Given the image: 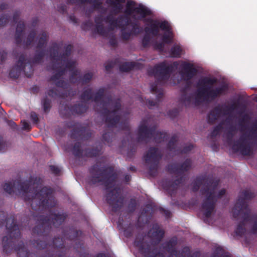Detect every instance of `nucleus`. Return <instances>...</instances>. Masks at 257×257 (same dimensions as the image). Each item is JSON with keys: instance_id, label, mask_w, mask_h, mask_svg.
Here are the masks:
<instances>
[{"instance_id": "f8f14e48", "label": "nucleus", "mask_w": 257, "mask_h": 257, "mask_svg": "<svg viewBox=\"0 0 257 257\" xmlns=\"http://www.w3.org/2000/svg\"><path fill=\"white\" fill-rule=\"evenodd\" d=\"M225 193V191L224 190H222L220 191V194L219 195H221Z\"/></svg>"}, {"instance_id": "9d476101", "label": "nucleus", "mask_w": 257, "mask_h": 257, "mask_svg": "<svg viewBox=\"0 0 257 257\" xmlns=\"http://www.w3.org/2000/svg\"><path fill=\"white\" fill-rule=\"evenodd\" d=\"M236 232L237 234L240 235L243 232V228L242 227H239L237 228Z\"/></svg>"}, {"instance_id": "1a4fd4ad", "label": "nucleus", "mask_w": 257, "mask_h": 257, "mask_svg": "<svg viewBox=\"0 0 257 257\" xmlns=\"http://www.w3.org/2000/svg\"><path fill=\"white\" fill-rule=\"evenodd\" d=\"M23 127L24 129H29L30 125L27 122L24 121L23 122Z\"/></svg>"}, {"instance_id": "7ed1b4c3", "label": "nucleus", "mask_w": 257, "mask_h": 257, "mask_svg": "<svg viewBox=\"0 0 257 257\" xmlns=\"http://www.w3.org/2000/svg\"><path fill=\"white\" fill-rule=\"evenodd\" d=\"M125 13L135 20H139L148 16L151 12L146 7L128 1L127 2Z\"/></svg>"}, {"instance_id": "ddd939ff", "label": "nucleus", "mask_w": 257, "mask_h": 257, "mask_svg": "<svg viewBox=\"0 0 257 257\" xmlns=\"http://www.w3.org/2000/svg\"><path fill=\"white\" fill-rule=\"evenodd\" d=\"M36 118V115L35 114V117H34V119H35Z\"/></svg>"}, {"instance_id": "20e7f679", "label": "nucleus", "mask_w": 257, "mask_h": 257, "mask_svg": "<svg viewBox=\"0 0 257 257\" xmlns=\"http://www.w3.org/2000/svg\"><path fill=\"white\" fill-rule=\"evenodd\" d=\"M182 66L184 70L188 73V76L186 79L191 77V75L195 72V70L193 67V66L186 62H184L182 63Z\"/></svg>"}, {"instance_id": "39448f33", "label": "nucleus", "mask_w": 257, "mask_h": 257, "mask_svg": "<svg viewBox=\"0 0 257 257\" xmlns=\"http://www.w3.org/2000/svg\"><path fill=\"white\" fill-rule=\"evenodd\" d=\"M124 0H115V2L113 3L112 7L114 11L119 12L122 8V4L124 3Z\"/></svg>"}, {"instance_id": "f257e3e1", "label": "nucleus", "mask_w": 257, "mask_h": 257, "mask_svg": "<svg viewBox=\"0 0 257 257\" xmlns=\"http://www.w3.org/2000/svg\"><path fill=\"white\" fill-rule=\"evenodd\" d=\"M214 81L209 78H205L201 80L199 84V90L195 98L190 97L188 101H199L202 98L214 97L221 94L224 91V88H219L214 90L212 87Z\"/></svg>"}, {"instance_id": "6e6552de", "label": "nucleus", "mask_w": 257, "mask_h": 257, "mask_svg": "<svg viewBox=\"0 0 257 257\" xmlns=\"http://www.w3.org/2000/svg\"><path fill=\"white\" fill-rule=\"evenodd\" d=\"M13 185L11 183L8 182L5 183V184L4 186V189L6 190V192H8L9 193H11L13 190Z\"/></svg>"}, {"instance_id": "0eeeda50", "label": "nucleus", "mask_w": 257, "mask_h": 257, "mask_svg": "<svg viewBox=\"0 0 257 257\" xmlns=\"http://www.w3.org/2000/svg\"><path fill=\"white\" fill-rule=\"evenodd\" d=\"M181 48L179 46H176L174 47L172 50V53L174 57L179 56L181 54Z\"/></svg>"}, {"instance_id": "9b49d317", "label": "nucleus", "mask_w": 257, "mask_h": 257, "mask_svg": "<svg viewBox=\"0 0 257 257\" xmlns=\"http://www.w3.org/2000/svg\"><path fill=\"white\" fill-rule=\"evenodd\" d=\"M46 191V189L44 188L43 189L40 193H39L38 194H36V196L38 198H39V197L42 195V193H43L44 192Z\"/></svg>"}, {"instance_id": "423d86ee", "label": "nucleus", "mask_w": 257, "mask_h": 257, "mask_svg": "<svg viewBox=\"0 0 257 257\" xmlns=\"http://www.w3.org/2000/svg\"><path fill=\"white\" fill-rule=\"evenodd\" d=\"M203 208L204 211H206L205 214L208 216L213 209V205L212 203H205L203 204Z\"/></svg>"}, {"instance_id": "f03ea898", "label": "nucleus", "mask_w": 257, "mask_h": 257, "mask_svg": "<svg viewBox=\"0 0 257 257\" xmlns=\"http://www.w3.org/2000/svg\"><path fill=\"white\" fill-rule=\"evenodd\" d=\"M148 23L150 28L147 27L146 32L152 33L153 35H157L160 30L163 32L162 37L164 43H169L173 38V34L170 31V26L168 22L153 21L151 19H148Z\"/></svg>"}]
</instances>
